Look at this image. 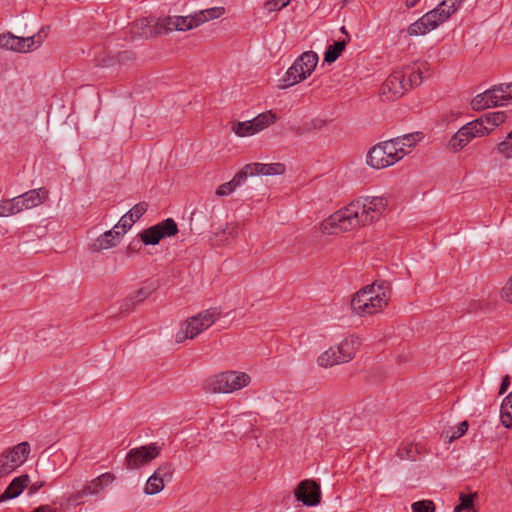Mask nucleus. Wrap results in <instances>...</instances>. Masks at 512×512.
Instances as JSON below:
<instances>
[{
    "instance_id": "nucleus-1",
    "label": "nucleus",
    "mask_w": 512,
    "mask_h": 512,
    "mask_svg": "<svg viewBox=\"0 0 512 512\" xmlns=\"http://www.w3.org/2000/svg\"><path fill=\"white\" fill-rule=\"evenodd\" d=\"M387 206L388 201L384 197H360L325 219L321 223V231L331 235L369 225L382 216Z\"/></svg>"
},
{
    "instance_id": "nucleus-2",
    "label": "nucleus",
    "mask_w": 512,
    "mask_h": 512,
    "mask_svg": "<svg viewBox=\"0 0 512 512\" xmlns=\"http://www.w3.org/2000/svg\"><path fill=\"white\" fill-rule=\"evenodd\" d=\"M391 299V286L385 281H375L357 291L351 300L353 312L361 317L384 310Z\"/></svg>"
},
{
    "instance_id": "nucleus-3",
    "label": "nucleus",
    "mask_w": 512,
    "mask_h": 512,
    "mask_svg": "<svg viewBox=\"0 0 512 512\" xmlns=\"http://www.w3.org/2000/svg\"><path fill=\"white\" fill-rule=\"evenodd\" d=\"M411 135H404L374 145L367 154V164L374 169L390 167L400 161L406 154L405 141L410 140Z\"/></svg>"
},
{
    "instance_id": "nucleus-4",
    "label": "nucleus",
    "mask_w": 512,
    "mask_h": 512,
    "mask_svg": "<svg viewBox=\"0 0 512 512\" xmlns=\"http://www.w3.org/2000/svg\"><path fill=\"white\" fill-rule=\"evenodd\" d=\"M251 383L249 374L242 371H224L205 379L203 390L211 394H230Z\"/></svg>"
},
{
    "instance_id": "nucleus-5",
    "label": "nucleus",
    "mask_w": 512,
    "mask_h": 512,
    "mask_svg": "<svg viewBox=\"0 0 512 512\" xmlns=\"http://www.w3.org/2000/svg\"><path fill=\"white\" fill-rule=\"evenodd\" d=\"M216 309H208L184 321L175 334V341L183 343L187 339H194L201 332L211 327L219 318Z\"/></svg>"
},
{
    "instance_id": "nucleus-6",
    "label": "nucleus",
    "mask_w": 512,
    "mask_h": 512,
    "mask_svg": "<svg viewBox=\"0 0 512 512\" xmlns=\"http://www.w3.org/2000/svg\"><path fill=\"white\" fill-rule=\"evenodd\" d=\"M318 59L317 53L313 51L302 53L287 70L282 79L285 84L281 87H290L305 80L315 70Z\"/></svg>"
},
{
    "instance_id": "nucleus-7",
    "label": "nucleus",
    "mask_w": 512,
    "mask_h": 512,
    "mask_svg": "<svg viewBox=\"0 0 512 512\" xmlns=\"http://www.w3.org/2000/svg\"><path fill=\"white\" fill-rule=\"evenodd\" d=\"M48 27H42L38 33L28 37H18L11 33L0 35V47L7 50L26 53L37 49L46 39Z\"/></svg>"
},
{
    "instance_id": "nucleus-8",
    "label": "nucleus",
    "mask_w": 512,
    "mask_h": 512,
    "mask_svg": "<svg viewBox=\"0 0 512 512\" xmlns=\"http://www.w3.org/2000/svg\"><path fill=\"white\" fill-rule=\"evenodd\" d=\"M490 129L483 125V119H476L462 126L450 139L449 146L453 151H459L473 138L482 137L490 133Z\"/></svg>"
},
{
    "instance_id": "nucleus-9",
    "label": "nucleus",
    "mask_w": 512,
    "mask_h": 512,
    "mask_svg": "<svg viewBox=\"0 0 512 512\" xmlns=\"http://www.w3.org/2000/svg\"><path fill=\"white\" fill-rule=\"evenodd\" d=\"M160 451L161 447L157 443L132 448L126 454L125 466L129 470L139 469L157 458Z\"/></svg>"
},
{
    "instance_id": "nucleus-10",
    "label": "nucleus",
    "mask_w": 512,
    "mask_h": 512,
    "mask_svg": "<svg viewBox=\"0 0 512 512\" xmlns=\"http://www.w3.org/2000/svg\"><path fill=\"white\" fill-rule=\"evenodd\" d=\"M177 223L172 218H167L160 223L143 230L139 237L145 245H156L162 239L176 235Z\"/></svg>"
},
{
    "instance_id": "nucleus-11",
    "label": "nucleus",
    "mask_w": 512,
    "mask_h": 512,
    "mask_svg": "<svg viewBox=\"0 0 512 512\" xmlns=\"http://www.w3.org/2000/svg\"><path fill=\"white\" fill-rule=\"evenodd\" d=\"M503 86V84L494 86L493 88L476 95L471 101L473 110L480 111L493 106L507 105L508 103Z\"/></svg>"
},
{
    "instance_id": "nucleus-12",
    "label": "nucleus",
    "mask_w": 512,
    "mask_h": 512,
    "mask_svg": "<svg viewBox=\"0 0 512 512\" xmlns=\"http://www.w3.org/2000/svg\"><path fill=\"white\" fill-rule=\"evenodd\" d=\"M407 91V82L403 71H394L382 84L381 96L384 100L392 101L400 98Z\"/></svg>"
},
{
    "instance_id": "nucleus-13",
    "label": "nucleus",
    "mask_w": 512,
    "mask_h": 512,
    "mask_svg": "<svg viewBox=\"0 0 512 512\" xmlns=\"http://www.w3.org/2000/svg\"><path fill=\"white\" fill-rule=\"evenodd\" d=\"M174 468L171 463L160 465L155 472L148 478L145 486V493L154 495L163 490L165 482L172 480Z\"/></svg>"
},
{
    "instance_id": "nucleus-14",
    "label": "nucleus",
    "mask_w": 512,
    "mask_h": 512,
    "mask_svg": "<svg viewBox=\"0 0 512 512\" xmlns=\"http://www.w3.org/2000/svg\"><path fill=\"white\" fill-rule=\"evenodd\" d=\"M294 495L306 506H316L321 501L320 486L310 479L301 481L295 489Z\"/></svg>"
},
{
    "instance_id": "nucleus-15",
    "label": "nucleus",
    "mask_w": 512,
    "mask_h": 512,
    "mask_svg": "<svg viewBox=\"0 0 512 512\" xmlns=\"http://www.w3.org/2000/svg\"><path fill=\"white\" fill-rule=\"evenodd\" d=\"M163 18L143 17L133 24V33L139 37L152 38L164 32Z\"/></svg>"
},
{
    "instance_id": "nucleus-16",
    "label": "nucleus",
    "mask_w": 512,
    "mask_h": 512,
    "mask_svg": "<svg viewBox=\"0 0 512 512\" xmlns=\"http://www.w3.org/2000/svg\"><path fill=\"white\" fill-rule=\"evenodd\" d=\"M115 479V476L109 472L103 473L100 476L96 477L89 483H87L81 490L72 494L69 497V501L76 502L83 497L88 495H97L100 493L106 486L111 484Z\"/></svg>"
},
{
    "instance_id": "nucleus-17",
    "label": "nucleus",
    "mask_w": 512,
    "mask_h": 512,
    "mask_svg": "<svg viewBox=\"0 0 512 512\" xmlns=\"http://www.w3.org/2000/svg\"><path fill=\"white\" fill-rule=\"evenodd\" d=\"M196 13L189 16H167L164 17V32L187 31L199 26L196 21Z\"/></svg>"
},
{
    "instance_id": "nucleus-18",
    "label": "nucleus",
    "mask_w": 512,
    "mask_h": 512,
    "mask_svg": "<svg viewBox=\"0 0 512 512\" xmlns=\"http://www.w3.org/2000/svg\"><path fill=\"white\" fill-rule=\"evenodd\" d=\"M242 170L246 178L256 175L274 176L283 174L285 172V166L282 163H250L246 164Z\"/></svg>"
},
{
    "instance_id": "nucleus-19",
    "label": "nucleus",
    "mask_w": 512,
    "mask_h": 512,
    "mask_svg": "<svg viewBox=\"0 0 512 512\" xmlns=\"http://www.w3.org/2000/svg\"><path fill=\"white\" fill-rule=\"evenodd\" d=\"M362 345V340L358 335L351 334L345 337L338 345V353L345 363L353 360Z\"/></svg>"
},
{
    "instance_id": "nucleus-20",
    "label": "nucleus",
    "mask_w": 512,
    "mask_h": 512,
    "mask_svg": "<svg viewBox=\"0 0 512 512\" xmlns=\"http://www.w3.org/2000/svg\"><path fill=\"white\" fill-rule=\"evenodd\" d=\"M27 474L14 478L5 491L0 495V503L18 497L29 484Z\"/></svg>"
},
{
    "instance_id": "nucleus-21",
    "label": "nucleus",
    "mask_w": 512,
    "mask_h": 512,
    "mask_svg": "<svg viewBox=\"0 0 512 512\" xmlns=\"http://www.w3.org/2000/svg\"><path fill=\"white\" fill-rule=\"evenodd\" d=\"M48 195V190L41 187L38 189L29 190L23 193L21 196L25 203L26 209H31L44 203L48 198Z\"/></svg>"
},
{
    "instance_id": "nucleus-22",
    "label": "nucleus",
    "mask_w": 512,
    "mask_h": 512,
    "mask_svg": "<svg viewBox=\"0 0 512 512\" xmlns=\"http://www.w3.org/2000/svg\"><path fill=\"white\" fill-rule=\"evenodd\" d=\"M345 363L342 361L341 355L338 353L337 346H331L326 351L322 352L317 358V364L323 368H330L335 365Z\"/></svg>"
},
{
    "instance_id": "nucleus-23",
    "label": "nucleus",
    "mask_w": 512,
    "mask_h": 512,
    "mask_svg": "<svg viewBox=\"0 0 512 512\" xmlns=\"http://www.w3.org/2000/svg\"><path fill=\"white\" fill-rule=\"evenodd\" d=\"M422 17L423 21H426L432 31L449 19V12H445V8H442L440 4H438L436 8L427 12Z\"/></svg>"
},
{
    "instance_id": "nucleus-24",
    "label": "nucleus",
    "mask_w": 512,
    "mask_h": 512,
    "mask_svg": "<svg viewBox=\"0 0 512 512\" xmlns=\"http://www.w3.org/2000/svg\"><path fill=\"white\" fill-rule=\"evenodd\" d=\"M245 174H243V170L241 169L237 172L232 180L229 182L221 184L215 191V194L219 197H224L232 194L237 187L241 186L246 180Z\"/></svg>"
},
{
    "instance_id": "nucleus-25",
    "label": "nucleus",
    "mask_w": 512,
    "mask_h": 512,
    "mask_svg": "<svg viewBox=\"0 0 512 512\" xmlns=\"http://www.w3.org/2000/svg\"><path fill=\"white\" fill-rule=\"evenodd\" d=\"M121 239L119 234L113 232V228L100 235L93 244L94 251L107 250L115 247Z\"/></svg>"
},
{
    "instance_id": "nucleus-26",
    "label": "nucleus",
    "mask_w": 512,
    "mask_h": 512,
    "mask_svg": "<svg viewBox=\"0 0 512 512\" xmlns=\"http://www.w3.org/2000/svg\"><path fill=\"white\" fill-rule=\"evenodd\" d=\"M277 116L272 111L260 113L254 119H252L253 127L256 133H259L274 124L277 121Z\"/></svg>"
},
{
    "instance_id": "nucleus-27",
    "label": "nucleus",
    "mask_w": 512,
    "mask_h": 512,
    "mask_svg": "<svg viewBox=\"0 0 512 512\" xmlns=\"http://www.w3.org/2000/svg\"><path fill=\"white\" fill-rule=\"evenodd\" d=\"M196 13V21L199 25L213 19L221 17L225 13L224 7H212L204 10H200Z\"/></svg>"
},
{
    "instance_id": "nucleus-28",
    "label": "nucleus",
    "mask_w": 512,
    "mask_h": 512,
    "mask_svg": "<svg viewBox=\"0 0 512 512\" xmlns=\"http://www.w3.org/2000/svg\"><path fill=\"white\" fill-rule=\"evenodd\" d=\"M347 44L346 40L343 41H335L332 45H329L325 54L324 61L327 63H333L340 56L342 51L345 49Z\"/></svg>"
},
{
    "instance_id": "nucleus-29",
    "label": "nucleus",
    "mask_w": 512,
    "mask_h": 512,
    "mask_svg": "<svg viewBox=\"0 0 512 512\" xmlns=\"http://www.w3.org/2000/svg\"><path fill=\"white\" fill-rule=\"evenodd\" d=\"M501 422L505 427L512 428V392L502 402Z\"/></svg>"
},
{
    "instance_id": "nucleus-30",
    "label": "nucleus",
    "mask_w": 512,
    "mask_h": 512,
    "mask_svg": "<svg viewBox=\"0 0 512 512\" xmlns=\"http://www.w3.org/2000/svg\"><path fill=\"white\" fill-rule=\"evenodd\" d=\"M479 119H483V125L487 126L490 129V132L500 124H502L506 119V114L502 111L490 112L486 113Z\"/></svg>"
},
{
    "instance_id": "nucleus-31",
    "label": "nucleus",
    "mask_w": 512,
    "mask_h": 512,
    "mask_svg": "<svg viewBox=\"0 0 512 512\" xmlns=\"http://www.w3.org/2000/svg\"><path fill=\"white\" fill-rule=\"evenodd\" d=\"M477 497L476 493L466 494L464 492L459 493L460 503L455 506L454 512H470L474 508V499Z\"/></svg>"
},
{
    "instance_id": "nucleus-32",
    "label": "nucleus",
    "mask_w": 512,
    "mask_h": 512,
    "mask_svg": "<svg viewBox=\"0 0 512 512\" xmlns=\"http://www.w3.org/2000/svg\"><path fill=\"white\" fill-rule=\"evenodd\" d=\"M232 131L239 137H246L256 134L252 120L243 122H234L231 127Z\"/></svg>"
},
{
    "instance_id": "nucleus-33",
    "label": "nucleus",
    "mask_w": 512,
    "mask_h": 512,
    "mask_svg": "<svg viewBox=\"0 0 512 512\" xmlns=\"http://www.w3.org/2000/svg\"><path fill=\"white\" fill-rule=\"evenodd\" d=\"M430 31L431 29L427 25L426 21H423V17L412 23L407 29L409 36L424 35Z\"/></svg>"
},
{
    "instance_id": "nucleus-34",
    "label": "nucleus",
    "mask_w": 512,
    "mask_h": 512,
    "mask_svg": "<svg viewBox=\"0 0 512 512\" xmlns=\"http://www.w3.org/2000/svg\"><path fill=\"white\" fill-rule=\"evenodd\" d=\"M468 430V422L463 421L457 427H452L449 430L445 431V437L452 442L460 437H462Z\"/></svg>"
},
{
    "instance_id": "nucleus-35",
    "label": "nucleus",
    "mask_w": 512,
    "mask_h": 512,
    "mask_svg": "<svg viewBox=\"0 0 512 512\" xmlns=\"http://www.w3.org/2000/svg\"><path fill=\"white\" fill-rule=\"evenodd\" d=\"M135 222L127 215L124 214L117 224L113 227V232L119 234L121 237L132 227Z\"/></svg>"
},
{
    "instance_id": "nucleus-36",
    "label": "nucleus",
    "mask_w": 512,
    "mask_h": 512,
    "mask_svg": "<svg viewBox=\"0 0 512 512\" xmlns=\"http://www.w3.org/2000/svg\"><path fill=\"white\" fill-rule=\"evenodd\" d=\"M412 512H435L436 506L432 500H421L412 503Z\"/></svg>"
},
{
    "instance_id": "nucleus-37",
    "label": "nucleus",
    "mask_w": 512,
    "mask_h": 512,
    "mask_svg": "<svg viewBox=\"0 0 512 512\" xmlns=\"http://www.w3.org/2000/svg\"><path fill=\"white\" fill-rule=\"evenodd\" d=\"M497 150L505 158H512V131L507 135L505 140L498 144Z\"/></svg>"
},
{
    "instance_id": "nucleus-38",
    "label": "nucleus",
    "mask_w": 512,
    "mask_h": 512,
    "mask_svg": "<svg viewBox=\"0 0 512 512\" xmlns=\"http://www.w3.org/2000/svg\"><path fill=\"white\" fill-rule=\"evenodd\" d=\"M397 456L402 460H415L416 448L412 444L401 445L397 450Z\"/></svg>"
},
{
    "instance_id": "nucleus-39",
    "label": "nucleus",
    "mask_w": 512,
    "mask_h": 512,
    "mask_svg": "<svg viewBox=\"0 0 512 512\" xmlns=\"http://www.w3.org/2000/svg\"><path fill=\"white\" fill-rule=\"evenodd\" d=\"M148 204L146 202H139L136 205H134L126 214L134 221L136 222L139 220L143 214L147 211Z\"/></svg>"
},
{
    "instance_id": "nucleus-40",
    "label": "nucleus",
    "mask_w": 512,
    "mask_h": 512,
    "mask_svg": "<svg viewBox=\"0 0 512 512\" xmlns=\"http://www.w3.org/2000/svg\"><path fill=\"white\" fill-rule=\"evenodd\" d=\"M153 292V289L150 287H142L132 293L130 297H134V301L139 305L144 302Z\"/></svg>"
},
{
    "instance_id": "nucleus-41",
    "label": "nucleus",
    "mask_w": 512,
    "mask_h": 512,
    "mask_svg": "<svg viewBox=\"0 0 512 512\" xmlns=\"http://www.w3.org/2000/svg\"><path fill=\"white\" fill-rule=\"evenodd\" d=\"M463 1L464 0H443L439 4L442 8L450 7V10L445 9V12H449V17H450L462 6Z\"/></svg>"
},
{
    "instance_id": "nucleus-42",
    "label": "nucleus",
    "mask_w": 512,
    "mask_h": 512,
    "mask_svg": "<svg viewBox=\"0 0 512 512\" xmlns=\"http://www.w3.org/2000/svg\"><path fill=\"white\" fill-rule=\"evenodd\" d=\"M9 201L13 215L18 214L23 210H27L21 195L9 199Z\"/></svg>"
},
{
    "instance_id": "nucleus-43",
    "label": "nucleus",
    "mask_w": 512,
    "mask_h": 512,
    "mask_svg": "<svg viewBox=\"0 0 512 512\" xmlns=\"http://www.w3.org/2000/svg\"><path fill=\"white\" fill-rule=\"evenodd\" d=\"M422 83V72L420 68L413 70L409 74V82H407V88L418 86Z\"/></svg>"
},
{
    "instance_id": "nucleus-44",
    "label": "nucleus",
    "mask_w": 512,
    "mask_h": 512,
    "mask_svg": "<svg viewBox=\"0 0 512 512\" xmlns=\"http://www.w3.org/2000/svg\"><path fill=\"white\" fill-rule=\"evenodd\" d=\"M138 304L134 301V297L128 296L123 303L121 304L120 310L123 313H130L132 312Z\"/></svg>"
},
{
    "instance_id": "nucleus-45",
    "label": "nucleus",
    "mask_w": 512,
    "mask_h": 512,
    "mask_svg": "<svg viewBox=\"0 0 512 512\" xmlns=\"http://www.w3.org/2000/svg\"><path fill=\"white\" fill-rule=\"evenodd\" d=\"M501 297L506 302L512 304V277L509 278L505 286L501 290Z\"/></svg>"
},
{
    "instance_id": "nucleus-46",
    "label": "nucleus",
    "mask_w": 512,
    "mask_h": 512,
    "mask_svg": "<svg viewBox=\"0 0 512 512\" xmlns=\"http://www.w3.org/2000/svg\"><path fill=\"white\" fill-rule=\"evenodd\" d=\"M12 210L9 199H1L0 200V217H9L12 216Z\"/></svg>"
},
{
    "instance_id": "nucleus-47",
    "label": "nucleus",
    "mask_w": 512,
    "mask_h": 512,
    "mask_svg": "<svg viewBox=\"0 0 512 512\" xmlns=\"http://www.w3.org/2000/svg\"><path fill=\"white\" fill-rule=\"evenodd\" d=\"M224 234L228 235L230 238L234 239L239 235V225L230 223L224 229Z\"/></svg>"
},
{
    "instance_id": "nucleus-48",
    "label": "nucleus",
    "mask_w": 512,
    "mask_h": 512,
    "mask_svg": "<svg viewBox=\"0 0 512 512\" xmlns=\"http://www.w3.org/2000/svg\"><path fill=\"white\" fill-rule=\"evenodd\" d=\"M283 2L284 0H269L265 3V7L268 11H277L285 7L279 6Z\"/></svg>"
},
{
    "instance_id": "nucleus-49",
    "label": "nucleus",
    "mask_w": 512,
    "mask_h": 512,
    "mask_svg": "<svg viewBox=\"0 0 512 512\" xmlns=\"http://www.w3.org/2000/svg\"><path fill=\"white\" fill-rule=\"evenodd\" d=\"M509 386H510V377L508 375H505L502 378V382H501L500 389H499V394L500 395L504 394L508 390Z\"/></svg>"
},
{
    "instance_id": "nucleus-50",
    "label": "nucleus",
    "mask_w": 512,
    "mask_h": 512,
    "mask_svg": "<svg viewBox=\"0 0 512 512\" xmlns=\"http://www.w3.org/2000/svg\"><path fill=\"white\" fill-rule=\"evenodd\" d=\"M503 89L505 90V95L507 99V103L512 100V83L503 84Z\"/></svg>"
},
{
    "instance_id": "nucleus-51",
    "label": "nucleus",
    "mask_w": 512,
    "mask_h": 512,
    "mask_svg": "<svg viewBox=\"0 0 512 512\" xmlns=\"http://www.w3.org/2000/svg\"><path fill=\"white\" fill-rule=\"evenodd\" d=\"M33 512H57L56 508L49 505H41L37 507Z\"/></svg>"
},
{
    "instance_id": "nucleus-52",
    "label": "nucleus",
    "mask_w": 512,
    "mask_h": 512,
    "mask_svg": "<svg viewBox=\"0 0 512 512\" xmlns=\"http://www.w3.org/2000/svg\"><path fill=\"white\" fill-rule=\"evenodd\" d=\"M420 0H406L405 1V5L407 8H413L415 7L418 3H419Z\"/></svg>"
},
{
    "instance_id": "nucleus-53",
    "label": "nucleus",
    "mask_w": 512,
    "mask_h": 512,
    "mask_svg": "<svg viewBox=\"0 0 512 512\" xmlns=\"http://www.w3.org/2000/svg\"><path fill=\"white\" fill-rule=\"evenodd\" d=\"M410 135L412 136V138L409 141L408 140L405 141L404 148L405 147H409L410 148V147H413L415 145V142H416L415 136L412 135V134H410Z\"/></svg>"
},
{
    "instance_id": "nucleus-54",
    "label": "nucleus",
    "mask_w": 512,
    "mask_h": 512,
    "mask_svg": "<svg viewBox=\"0 0 512 512\" xmlns=\"http://www.w3.org/2000/svg\"><path fill=\"white\" fill-rule=\"evenodd\" d=\"M42 486V484H33L31 487H30V490L32 493L36 492L40 487Z\"/></svg>"
},
{
    "instance_id": "nucleus-55",
    "label": "nucleus",
    "mask_w": 512,
    "mask_h": 512,
    "mask_svg": "<svg viewBox=\"0 0 512 512\" xmlns=\"http://www.w3.org/2000/svg\"><path fill=\"white\" fill-rule=\"evenodd\" d=\"M340 30H341V32H342V33L346 34V35H347V37H349V35H348V33H347V30H346L345 26H342ZM349 39H350V38H348V40H349Z\"/></svg>"
},
{
    "instance_id": "nucleus-56",
    "label": "nucleus",
    "mask_w": 512,
    "mask_h": 512,
    "mask_svg": "<svg viewBox=\"0 0 512 512\" xmlns=\"http://www.w3.org/2000/svg\"><path fill=\"white\" fill-rule=\"evenodd\" d=\"M291 0H284L283 3H281L279 6H287L290 3Z\"/></svg>"
}]
</instances>
